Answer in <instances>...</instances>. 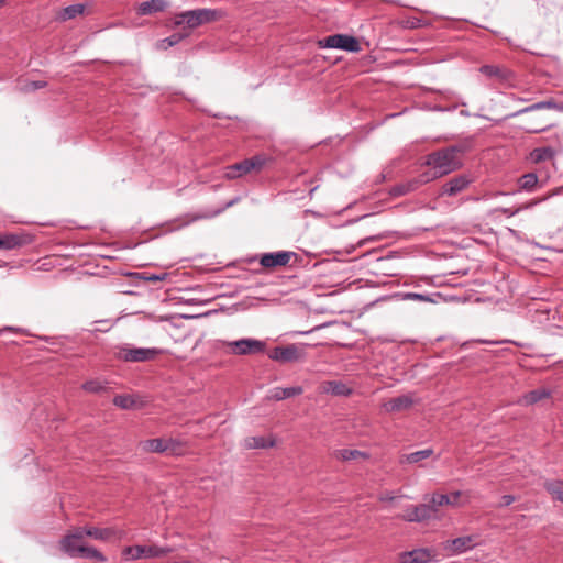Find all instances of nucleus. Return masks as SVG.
<instances>
[{"instance_id":"nucleus-23","label":"nucleus","mask_w":563,"mask_h":563,"mask_svg":"<svg viewBox=\"0 0 563 563\" xmlns=\"http://www.w3.org/2000/svg\"><path fill=\"white\" fill-rule=\"evenodd\" d=\"M250 173L246 159L230 165L225 168L224 176L227 179H236Z\"/></svg>"},{"instance_id":"nucleus-35","label":"nucleus","mask_w":563,"mask_h":563,"mask_svg":"<svg viewBox=\"0 0 563 563\" xmlns=\"http://www.w3.org/2000/svg\"><path fill=\"white\" fill-rule=\"evenodd\" d=\"M481 73L488 77L506 78L507 70L495 65H484L481 67Z\"/></svg>"},{"instance_id":"nucleus-37","label":"nucleus","mask_w":563,"mask_h":563,"mask_svg":"<svg viewBox=\"0 0 563 563\" xmlns=\"http://www.w3.org/2000/svg\"><path fill=\"white\" fill-rule=\"evenodd\" d=\"M539 201L537 200H533L527 205H523V206H520V207H517V208H501L500 209V212L507 217H512L515 214H517L519 211H521L522 209H527V208H530V207H533L538 203Z\"/></svg>"},{"instance_id":"nucleus-43","label":"nucleus","mask_w":563,"mask_h":563,"mask_svg":"<svg viewBox=\"0 0 563 563\" xmlns=\"http://www.w3.org/2000/svg\"><path fill=\"white\" fill-rule=\"evenodd\" d=\"M46 86V82L45 81H32L31 82V87L33 90H36V89H42Z\"/></svg>"},{"instance_id":"nucleus-25","label":"nucleus","mask_w":563,"mask_h":563,"mask_svg":"<svg viewBox=\"0 0 563 563\" xmlns=\"http://www.w3.org/2000/svg\"><path fill=\"white\" fill-rule=\"evenodd\" d=\"M433 454V450L431 449H424L420 451H416L409 454H404L399 459L400 464L409 463V464H416L421 462L422 460H426L430 457Z\"/></svg>"},{"instance_id":"nucleus-32","label":"nucleus","mask_w":563,"mask_h":563,"mask_svg":"<svg viewBox=\"0 0 563 563\" xmlns=\"http://www.w3.org/2000/svg\"><path fill=\"white\" fill-rule=\"evenodd\" d=\"M518 183H519V187L521 189L531 191L538 184V177L533 173H528V174L522 175L519 178Z\"/></svg>"},{"instance_id":"nucleus-12","label":"nucleus","mask_w":563,"mask_h":563,"mask_svg":"<svg viewBox=\"0 0 563 563\" xmlns=\"http://www.w3.org/2000/svg\"><path fill=\"white\" fill-rule=\"evenodd\" d=\"M471 183L472 179L466 175L454 176L442 185L440 195L450 197L456 196L457 194L464 191Z\"/></svg>"},{"instance_id":"nucleus-11","label":"nucleus","mask_w":563,"mask_h":563,"mask_svg":"<svg viewBox=\"0 0 563 563\" xmlns=\"http://www.w3.org/2000/svg\"><path fill=\"white\" fill-rule=\"evenodd\" d=\"M84 528L87 537L99 541L121 540L124 536L122 530L114 527L97 528L92 526H86Z\"/></svg>"},{"instance_id":"nucleus-41","label":"nucleus","mask_w":563,"mask_h":563,"mask_svg":"<svg viewBox=\"0 0 563 563\" xmlns=\"http://www.w3.org/2000/svg\"><path fill=\"white\" fill-rule=\"evenodd\" d=\"M515 501V497L512 495H504L500 498L499 507H507Z\"/></svg>"},{"instance_id":"nucleus-6","label":"nucleus","mask_w":563,"mask_h":563,"mask_svg":"<svg viewBox=\"0 0 563 563\" xmlns=\"http://www.w3.org/2000/svg\"><path fill=\"white\" fill-rule=\"evenodd\" d=\"M172 552V548L158 547V545H130L125 547L122 551V555L126 560H139L142 558H162Z\"/></svg>"},{"instance_id":"nucleus-4","label":"nucleus","mask_w":563,"mask_h":563,"mask_svg":"<svg viewBox=\"0 0 563 563\" xmlns=\"http://www.w3.org/2000/svg\"><path fill=\"white\" fill-rule=\"evenodd\" d=\"M222 346L228 347V353L232 355H255L262 354L266 350L264 341L245 338L236 341H222Z\"/></svg>"},{"instance_id":"nucleus-10","label":"nucleus","mask_w":563,"mask_h":563,"mask_svg":"<svg viewBox=\"0 0 563 563\" xmlns=\"http://www.w3.org/2000/svg\"><path fill=\"white\" fill-rule=\"evenodd\" d=\"M476 545L475 536H464L441 543V548L448 555L461 554Z\"/></svg>"},{"instance_id":"nucleus-5","label":"nucleus","mask_w":563,"mask_h":563,"mask_svg":"<svg viewBox=\"0 0 563 563\" xmlns=\"http://www.w3.org/2000/svg\"><path fill=\"white\" fill-rule=\"evenodd\" d=\"M268 357L280 364L302 361L306 357V344L291 343L276 346L268 352Z\"/></svg>"},{"instance_id":"nucleus-8","label":"nucleus","mask_w":563,"mask_h":563,"mask_svg":"<svg viewBox=\"0 0 563 563\" xmlns=\"http://www.w3.org/2000/svg\"><path fill=\"white\" fill-rule=\"evenodd\" d=\"M158 353L159 351L156 349L122 347L118 356L124 362L136 363L154 360Z\"/></svg>"},{"instance_id":"nucleus-45","label":"nucleus","mask_w":563,"mask_h":563,"mask_svg":"<svg viewBox=\"0 0 563 563\" xmlns=\"http://www.w3.org/2000/svg\"><path fill=\"white\" fill-rule=\"evenodd\" d=\"M395 497L390 493H385L380 495L379 500L382 501H389L393 500Z\"/></svg>"},{"instance_id":"nucleus-20","label":"nucleus","mask_w":563,"mask_h":563,"mask_svg":"<svg viewBox=\"0 0 563 563\" xmlns=\"http://www.w3.org/2000/svg\"><path fill=\"white\" fill-rule=\"evenodd\" d=\"M303 393V388L300 386H294V387H276L271 391V395L268 396L269 399L279 401L284 400L290 397L299 396Z\"/></svg>"},{"instance_id":"nucleus-42","label":"nucleus","mask_w":563,"mask_h":563,"mask_svg":"<svg viewBox=\"0 0 563 563\" xmlns=\"http://www.w3.org/2000/svg\"><path fill=\"white\" fill-rule=\"evenodd\" d=\"M407 297L413 298V299H417L420 301H431V299L428 296L422 295V294H408Z\"/></svg>"},{"instance_id":"nucleus-15","label":"nucleus","mask_w":563,"mask_h":563,"mask_svg":"<svg viewBox=\"0 0 563 563\" xmlns=\"http://www.w3.org/2000/svg\"><path fill=\"white\" fill-rule=\"evenodd\" d=\"M433 556L429 549H413L400 554V563H429Z\"/></svg>"},{"instance_id":"nucleus-24","label":"nucleus","mask_w":563,"mask_h":563,"mask_svg":"<svg viewBox=\"0 0 563 563\" xmlns=\"http://www.w3.org/2000/svg\"><path fill=\"white\" fill-rule=\"evenodd\" d=\"M244 445L246 449H267L273 448L275 445V440L272 438L265 437H250L244 441Z\"/></svg>"},{"instance_id":"nucleus-22","label":"nucleus","mask_w":563,"mask_h":563,"mask_svg":"<svg viewBox=\"0 0 563 563\" xmlns=\"http://www.w3.org/2000/svg\"><path fill=\"white\" fill-rule=\"evenodd\" d=\"M332 456L339 461H353L357 459H368V454L360 450L339 449L333 451Z\"/></svg>"},{"instance_id":"nucleus-26","label":"nucleus","mask_w":563,"mask_h":563,"mask_svg":"<svg viewBox=\"0 0 563 563\" xmlns=\"http://www.w3.org/2000/svg\"><path fill=\"white\" fill-rule=\"evenodd\" d=\"M85 12V5L76 3L64 8L57 15V19L62 22L71 20L77 15H81Z\"/></svg>"},{"instance_id":"nucleus-3","label":"nucleus","mask_w":563,"mask_h":563,"mask_svg":"<svg viewBox=\"0 0 563 563\" xmlns=\"http://www.w3.org/2000/svg\"><path fill=\"white\" fill-rule=\"evenodd\" d=\"M224 16V12L218 9H195L181 12L175 18V25L186 24L188 29H196L207 23L218 21Z\"/></svg>"},{"instance_id":"nucleus-29","label":"nucleus","mask_w":563,"mask_h":563,"mask_svg":"<svg viewBox=\"0 0 563 563\" xmlns=\"http://www.w3.org/2000/svg\"><path fill=\"white\" fill-rule=\"evenodd\" d=\"M142 449L147 452L165 453V438L150 439L141 443Z\"/></svg>"},{"instance_id":"nucleus-44","label":"nucleus","mask_w":563,"mask_h":563,"mask_svg":"<svg viewBox=\"0 0 563 563\" xmlns=\"http://www.w3.org/2000/svg\"><path fill=\"white\" fill-rule=\"evenodd\" d=\"M180 36L177 34H174L167 38L169 45H175L179 42Z\"/></svg>"},{"instance_id":"nucleus-40","label":"nucleus","mask_w":563,"mask_h":563,"mask_svg":"<svg viewBox=\"0 0 563 563\" xmlns=\"http://www.w3.org/2000/svg\"><path fill=\"white\" fill-rule=\"evenodd\" d=\"M552 126V123H544L542 125H529L526 128L529 133H539L545 131Z\"/></svg>"},{"instance_id":"nucleus-27","label":"nucleus","mask_w":563,"mask_h":563,"mask_svg":"<svg viewBox=\"0 0 563 563\" xmlns=\"http://www.w3.org/2000/svg\"><path fill=\"white\" fill-rule=\"evenodd\" d=\"M113 405L121 409H135L139 407L140 401L131 395H117L113 398Z\"/></svg>"},{"instance_id":"nucleus-38","label":"nucleus","mask_w":563,"mask_h":563,"mask_svg":"<svg viewBox=\"0 0 563 563\" xmlns=\"http://www.w3.org/2000/svg\"><path fill=\"white\" fill-rule=\"evenodd\" d=\"M416 180H417V178L411 180V181H409L406 185H401V186L395 187L394 188V194L395 195H405V194H407L409 191H412V190L417 189L420 185H417Z\"/></svg>"},{"instance_id":"nucleus-46","label":"nucleus","mask_w":563,"mask_h":563,"mask_svg":"<svg viewBox=\"0 0 563 563\" xmlns=\"http://www.w3.org/2000/svg\"><path fill=\"white\" fill-rule=\"evenodd\" d=\"M13 329L11 327H8V328H4L3 331H12ZM2 332V330H0V333Z\"/></svg>"},{"instance_id":"nucleus-7","label":"nucleus","mask_w":563,"mask_h":563,"mask_svg":"<svg viewBox=\"0 0 563 563\" xmlns=\"http://www.w3.org/2000/svg\"><path fill=\"white\" fill-rule=\"evenodd\" d=\"M320 47L339 48L351 53L361 51L360 42L356 37L347 34H333L319 42Z\"/></svg>"},{"instance_id":"nucleus-14","label":"nucleus","mask_w":563,"mask_h":563,"mask_svg":"<svg viewBox=\"0 0 563 563\" xmlns=\"http://www.w3.org/2000/svg\"><path fill=\"white\" fill-rule=\"evenodd\" d=\"M430 508L427 503L409 507L404 515L400 516L402 520L409 522H420L431 518Z\"/></svg>"},{"instance_id":"nucleus-9","label":"nucleus","mask_w":563,"mask_h":563,"mask_svg":"<svg viewBox=\"0 0 563 563\" xmlns=\"http://www.w3.org/2000/svg\"><path fill=\"white\" fill-rule=\"evenodd\" d=\"M291 258H297L292 251L264 253L260 256V264L265 268L284 267L289 265Z\"/></svg>"},{"instance_id":"nucleus-2","label":"nucleus","mask_w":563,"mask_h":563,"mask_svg":"<svg viewBox=\"0 0 563 563\" xmlns=\"http://www.w3.org/2000/svg\"><path fill=\"white\" fill-rule=\"evenodd\" d=\"M87 537L84 527L69 530L59 541L60 550L70 558H84L106 562L107 558L95 547L87 545Z\"/></svg>"},{"instance_id":"nucleus-50","label":"nucleus","mask_w":563,"mask_h":563,"mask_svg":"<svg viewBox=\"0 0 563 563\" xmlns=\"http://www.w3.org/2000/svg\"><path fill=\"white\" fill-rule=\"evenodd\" d=\"M2 4H3V0H0V8L2 7Z\"/></svg>"},{"instance_id":"nucleus-47","label":"nucleus","mask_w":563,"mask_h":563,"mask_svg":"<svg viewBox=\"0 0 563 563\" xmlns=\"http://www.w3.org/2000/svg\"><path fill=\"white\" fill-rule=\"evenodd\" d=\"M544 123H545V122H541V123H539V125H542V124H544ZM533 125H538V122H534V124H533Z\"/></svg>"},{"instance_id":"nucleus-34","label":"nucleus","mask_w":563,"mask_h":563,"mask_svg":"<svg viewBox=\"0 0 563 563\" xmlns=\"http://www.w3.org/2000/svg\"><path fill=\"white\" fill-rule=\"evenodd\" d=\"M82 389L90 394H100L106 390V384L100 379H90L82 384Z\"/></svg>"},{"instance_id":"nucleus-36","label":"nucleus","mask_w":563,"mask_h":563,"mask_svg":"<svg viewBox=\"0 0 563 563\" xmlns=\"http://www.w3.org/2000/svg\"><path fill=\"white\" fill-rule=\"evenodd\" d=\"M166 452L172 455L179 454L183 448V443L179 440L173 439V438H166Z\"/></svg>"},{"instance_id":"nucleus-18","label":"nucleus","mask_w":563,"mask_h":563,"mask_svg":"<svg viewBox=\"0 0 563 563\" xmlns=\"http://www.w3.org/2000/svg\"><path fill=\"white\" fill-rule=\"evenodd\" d=\"M321 390L324 394H331L333 396H350L352 388L341 380H327L321 384Z\"/></svg>"},{"instance_id":"nucleus-30","label":"nucleus","mask_w":563,"mask_h":563,"mask_svg":"<svg viewBox=\"0 0 563 563\" xmlns=\"http://www.w3.org/2000/svg\"><path fill=\"white\" fill-rule=\"evenodd\" d=\"M554 155H555V151L550 146L534 148L531 152V157L534 162L549 161V159H552L554 157Z\"/></svg>"},{"instance_id":"nucleus-28","label":"nucleus","mask_w":563,"mask_h":563,"mask_svg":"<svg viewBox=\"0 0 563 563\" xmlns=\"http://www.w3.org/2000/svg\"><path fill=\"white\" fill-rule=\"evenodd\" d=\"M544 488L552 496L553 499L563 503V481H548L544 483Z\"/></svg>"},{"instance_id":"nucleus-21","label":"nucleus","mask_w":563,"mask_h":563,"mask_svg":"<svg viewBox=\"0 0 563 563\" xmlns=\"http://www.w3.org/2000/svg\"><path fill=\"white\" fill-rule=\"evenodd\" d=\"M167 8L165 0H151L142 2L137 8L140 15H151L153 13L162 12Z\"/></svg>"},{"instance_id":"nucleus-39","label":"nucleus","mask_w":563,"mask_h":563,"mask_svg":"<svg viewBox=\"0 0 563 563\" xmlns=\"http://www.w3.org/2000/svg\"><path fill=\"white\" fill-rule=\"evenodd\" d=\"M168 274L167 273H163V274H148V273H143L142 274V279L146 280V282H152V283H155V282H163L167 278Z\"/></svg>"},{"instance_id":"nucleus-16","label":"nucleus","mask_w":563,"mask_h":563,"mask_svg":"<svg viewBox=\"0 0 563 563\" xmlns=\"http://www.w3.org/2000/svg\"><path fill=\"white\" fill-rule=\"evenodd\" d=\"M30 242L27 235L15 233H0V250L19 249Z\"/></svg>"},{"instance_id":"nucleus-17","label":"nucleus","mask_w":563,"mask_h":563,"mask_svg":"<svg viewBox=\"0 0 563 563\" xmlns=\"http://www.w3.org/2000/svg\"><path fill=\"white\" fill-rule=\"evenodd\" d=\"M454 500H451V497L445 494H433L429 501H427V505L430 508L431 515L437 512L439 507H442L444 505H457L459 498L461 496V492H454L453 493Z\"/></svg>"},{"instance_id":"nucleus-49","label":"nucleus","mask_w":563,"mask_h":563,"mask_svg":"<svg viewBox=\"0 0 563 563\" xmlns=\"http://www.w3.org/2000/svg\"><path fill=\"white\" fill-rule=\"evenodd\" d=\"M451 497V500H454V496H453V493L451 495H449Z\"/></svg>"},{"instance_id":"nucleus-1","label":"nucleus","mask_w":563,"mask_h":563,"mask_svg":"<svg viewBox=\"0 0 563 563\" xmlns=\"http://www.w3.org/2000/svg\"><path fill=\"white\" fill-rule=\"evenodd\" d=\"M472 146L473 139H467L428 154L426 165L430 167V170L419 175L416 184L423 185L459 169L462 166L460 156L468 152Z\"/></svg>"},{"instance_id":"nucleus-48","label":"nucleus","mask_w":563,"mask_h":563,"mask_svg":"<svg viewBox=\"0 0 563 563\" xmlns=\"http://www.w3.org/2000/svg\"><path fill=\"white\" fill-rule=\"evenodd\" d=\"M201 218H202V217L197 216V217H195V220H199V219H201Z\"/></svg>"},{"instance_id":"nucleus-31","label":"nucleus","mask_w":563,"mask_h":563,"mask_svg":"<svg viewBox=\"0 0 563 563\" xmlns=\"http://www.w3.org/2000/svg\"><path fill=\"white\" fill-rule=\"evenodd\" d=\"M555 108H558V106L554 101H551V100L540 101V102L533 103L529 107H526V108L517 111L516 113L511 114V117H516V115L531 112V111L543 110V109H555Z\"/></svg>"},{"instance_id":"nucleus-33","label":"nucleus","mask_w":563,"mask_h":563,"mask_svg":"<svg viewBox=\"0 0 563 563\" xmlns=\"http://www.w3.org/2000/svg\"><path fill=\"white\" fill-rule=\"evenodd\" d=\"M250 173L255 170L260 172L267 163L268 158L265 155H254L250 158H245Z\"/></svg>"},{"instance_id":"nucleus-19","label":"nucleus","mask_w":563,"mask_h":563,"mask_svg":"<svg viewBox=\"0 0 563 563\" xmlns=\"http://www.w3.org/2000/svg\"><path fill=\"white\" fill-rule=\"evenodd\" d=\"M551 396V391L548 388L541 387L538 389H533L527 394H525L520 399L519 404L522 406L534 405L543 399H547Z\"/></svg>"},{"instance_id":"nucleus-13","label":"nucleus","mask_w":563,"mask_h":563,"mask_svg":"<svg viewBox=\"0 0 563 563\" xmlns=\"http://www.w3.org/2000/svg\"><path fill=\"white\" fill-rule=\"evenodd\" d=\"M413 402L415 400L411 395H401L383 402L382 409L386 413L402 412L410 409Z\"/></svg>"}]
</instances>
